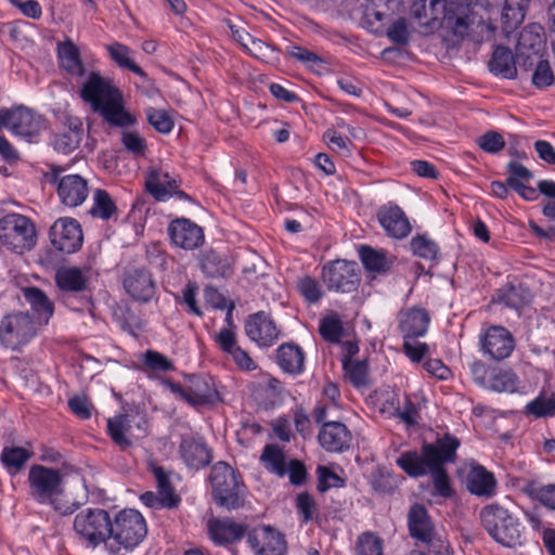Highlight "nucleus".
Segmentation results:
<instances>
[{"label": "nucleus", "instance_id": "obj_1", "mask_svg": "<svg viewBox=\"0 0 555 555\" xmlns=\"http://www.w3.org/2000/svg\"><path fill=\"white\" fill-rule=\"evenodd\" d=\"M411 15L430 31L444 26L454 36L464 38L472 26L487 25L486 17L473 0H412Z\"/></svg>", "mask_w": 555, "mask_h": 555}, {"label": "nucleus", "instance_id": "obj_2", "mask_svg": "<svg viewBox=\"0 0 555 555\" xmlns=\"http://www.w3.org/2000/svg\"><path fill=\"white\" fill-rule=\"evenodd\" d=\"M459 446L460 441L455 437L446 434L435 443L425 444L422 454L416 451H408L402 453L396 463L411 477L424 476L430 472L436 492L443 498H450L453 491L442 465L454 462Z\"/></svg>", "mask_w": 555, "mask_h": 555}, {"label": "nucleus", "instance_id": "obj_3", "mask_svg": "<svg viewBox=\"0 0 555 555\" xmlns=\"http://www.w3.org/2000/svg\"><path fill=\"white\" fill-rule=\"evenodd\" d=\"M27 488L29 500L49 506L62 516L72 515L79 508V503L66 494L64 475L57 468L41 464L31 465L27 476Z\"/></svg>", "mask_w": 555, "mask_h": 555}, {"label": "nucleus", "instance_id": "obj_4", "mask_svg": "<svg viewBox=\"0 0 555 555\" xmlns=\"http://www.w3.org/2000/svg\"><path fill=\"white\" fill-rule=\"evenodd\" d=\"M80 96L111 126L128 127L135 122L134 116L124 107L119 89L98 72H92L88 76L81 87Z\"/></svg>", "mask_w": 555, "mask_h": 555}, {"label": "nucleus", "instance_id": "obj_5", "mask_svg": "<svg viewBox=\"0 0 555 555\" xmlns=\"http://www.w3.org/2000/svg\"><path fill=\"white\" fill-rule=\"evenodd\" d=\"M147 527L143 516L135 509H122L114 518L106 540L111 555H124L134 550L146 537Z\"/></svg>", "mask_w": 555, "mask_h": 555}, {"label": "nucleus", "instance_id": "obj_6", "mask_svg": "<svg viewBox=\"0 0 555 555\" xmlns=\"http://www.w3.org/2000/svg\"><path fill=\"white\" fill-rule=\"evenodd\" d=\"M479 518L495 542L506 547L521 545L525 527L507 508L499 504L487 505L480 511Z\"/></svg>", "mask_w": 555, "mask_h": 555}, {"label": "nucleus", "instance_id": "obj_7", "mask_svg": "<svg viewBox=\"0 0 555 555\" xmlns=\"http://www.w3.org/2000/svg\"><path fill=\"white\" fill-rule=\"evenodd\" d=\"M210 482L217 504L228 509H236L243 505L245 487L229 464L224 462L215 464L210 474Z\"/></svg>", "mask_w": 555, "mask_h": 555}, {"label": "nucleus", "instance_id": "obj_8", "mask_svg": "<svg viewBox=\"0 0 555 555\" xmlns=\"http://www.w3.org/2000/svg\"><path fill=\"white\" fill-rule=\"evenodd\" d=\"M109 528V513L100 507H88L80 511L73 521V529L78 539L91 547L102 544L106 548Z\"/></svg>", "mask_w": 555, "mask_h": 555}, {"label": "nucleus", "instance_id": "obj_9", "mask_svg": "<svg viewBox=\"0 0 555 555\" xmlns=\"http://www.w3.org/2000/svg\"><path fill=\"white\" fill-rule=\"evenodd\" d=\"M0 243L8 249L23 254L36 244V229L27 217L8 214L0 219Z\"/></svg>", "mask_w": 555, "mask_h": 555}, {"label": "nucleus", "instance_id": "obj_10", "mask_svg": "<svg viewBox=\"0 0 555 555\" xmlns=\"http://www.w3.org/2000/svg\"><path fill=\"white\" fill-rule=\"evenodd\" d=\"M165 385L177 398L194 408L212 405L221 401L215 380L208 375L189 377L184 385L170 380Z\"/></svg>", "mask_w": 555, "mask_h": 555}, {"label": "nucleus", "instance_id": "obj_11", "mask_svg": "<svg viewBox=\"0 0 555 555\" xmlns=\"http://www.w3.org/2000/svg\"><path fill=\"white\" fill-rule=\"evenodd\" d=\"M44 178L56 186L61 203L67 207L80 206L89 195L88 180L77 173H66L63 167H52Z\"/></svg>", "mask_w": 555, "mask_h": 555}, {"label": "nucleus", "instance_id": "obj_12", "mask_svg": "<svg viewBox=\"0 0 555 555\" xmlns=\"http://www.w3.org/2000/svg\"><path fill=\"white\" fill-rule=\"evenodd\" d=\"M37 326L27 312L10 313L0 323V343L5 348L18 350L37 335Z\"/></svg>", "mask_w": 555, "mask_h": 555}, {"label": "nucleus", "instance_id": "obj_13", "mask_svg": "<svg viewBox=\"0 0 555 555\" xmlns=\"http://www.w3.org/2000/svg\"><path fill=\"white\" fill-rule=\"evenodd\" d=\"M107 433L114 443L125 450L146 434L145 416L134 410L115 415L107 420Z\"/></svg>", "mask_w": 555, "mask_h": 555}, {"label": "nucleus", "instance_id": "obj_14", "mask_svg": "<svg viewBox=\"0 0 555 555\" xmlns=\"http://www.w3.org/2000/svg\"><path fill=\"white\" fill-rule=\"evenodd\" d=\"M0 128H10L15 135L30 141L46 129V121L41 115L24 106L13 109L1 108Z\"/></svg>", "mask_w": 555, "mask_h": 555}, {"label": "nucleus", "instance_id": "obj_15", "mask_svg": "<svg viewBox=\"0 0 555 555\" xmlns=\"http://www.w3.org/2000/svg\"><path fill=\"white\" fill-rule=\"evenodd\" d=\"M322 280L328 291L351 293L360 283L358 264L344 259L330 261L322 269Z\"/></svg>", "mask_w": 555, "mask_h": 555}, {"label": "nucleus", "instance_id": "obj_16", "mask_svg": "<svg viewBox=\"0 0 555 555\" xmlns=\"http://www.w3.org/2000/svg\"><path fill=\"white\" fill-rule=\"evenodd\" d=\"M180 184L178 176L163 168H152L145 179L146 190L159 202H165L173 195L180 199H189V195L179 189Z\"/></svg>", "mask_w": 555, "mask_h": 555}, {"label": "nucleus", "instance_id": "obj_17", "mask_svg": "<svg viewBox=\"0 0 555 555\" xmlns=\"http://www.w3.org/2000/svg\"><path fill=\"white\" fill-rule=\"evenodd\" d=\"M479 343L483 354L495 361L508 358L515 348L513 335L500 325L486 328L480 334Z\"/></svg>", "mask_w": 555, "mask_h": 555}, {"label": "nucleus", "instance_id": "obj_18", "mask_svg": "<svg viewBox=\"0 0 555 555\" xmlns=\"http://www.w3.org/2000/svg\"><path fill=\"white\" fill-rule=\"evenodd\" d=\"M50 240L57 250L75 253L83 241L80 224L73 218H60L50 229Z\"/></svg>", "mask_w": 555, "mask_h": 555}, {"label": "nucleus", "instance_id": "obj_19", "mask_svg": "<svg viewBox=\"0 0 555 555\" xmlns=\"http://www.w3.org/2000/svg\"><path fill=\"white\" fill-rule=\"evenodd\" d=\"M247 542L256 555H285L284 535L271 526H261L247 533Z\"/></svg>", "mask_w": 555, "mask_h": 555}, {"label": "nucleus", "instance_id": "obj_20", "mask_svg": "<svg viewBox=\"0 0 555 555\" xmlns=\"http://www.w3.org/2000/svg\"><path fill=\"white\" fill-rule=\"evenodd\" d=\"M168 234L171 243L185 250H193L204 244L203 229L190 219L179 218L169 223Z\"/></svg>", "mask_w": 555, "mask_h": 555}, {"label": "nucleus", "instance_id": "obj_21", "mask_svg": "<svg viewBox=\"0 0 555 555\" xmlns=\"http://www.w3.org/2000/svg\"><path fill=\"white\" fill-rule=\"evenodd\" d=\"M376 217L387 235L393 238H404L412 231L409 218L395 203L382 205L377 210Z\"/></svg>", "mask_w": 555, "mask_h": 555}, {"label": "nucleus", "instance_id": "obj_22", "mask_svg": "<svg viewBox=\"0 0 555 555\" xmlns=\"http://www.w3.org/2000/svg\"><path fill=\"white\" fill-rule=\"evenodd\" d=\"M246 335L258 345L270 346L279 337V331L273 320L266 312L250 315L245 323Z\"/></svg>", "mask_w": 555, "mask_h": 555}, {"label": "nucleus", "instance_id": "obj_23", "mask_svg": "<svg viewBox=\"0 0 555 555\" xmlns=\"http://www.w3.org/2000/svg\"><path fill=\"white\" fill-rule=\"evenodd\" d=\"M154 477L157 482L158 495L153 492H146L141 495L142 502L150 507H167L173 508L179 503L178 495L173 492V489L169 482L168 476L162 467H154Z\"/></svg>", "mask_w": 555, "mask_h": 555}, {"label": "nucleus", "instance_id": "obj_24", "mask_svg": "<svg viewBox=\"0 0 555 555\" xmlns=\"http://www.w3.org/2000/svg\"><path fill=\"white\" fill-rule=\"evenodd\" d=\"M410 535L422 543L430 545L435 542L436 531L427 509L421 504L411 506L408 514Z\"/></svg>", "mask_w": 555, "mask_h": 555}, {"label": "nucleus", "instance_id": "obj_25", "mask_svg": "<svg viewBox=\"0 0 555 555\" xmlns=\"http://www.w3.org/2000/svg\"><path fill=\"white\" fill-rule=\"evenodd\" d=\"M179 452L184 464L194 469L208 465L212 459L210 449L198 437H183Z\"/></svg>", "mask_w": 555, "mask_h": 555}, {"label": "nucleus", "instance_id": "obj_26", "mask_svg": "<svg viewBox=\"0 0 555 555\" xmlns=\"http://www.w3.org/2000/svg\"><path fill=\"white\" fill-rule=\"evenodd\" d=\"M430 318L423 308H410L399 313V330L404 339L423 337L429 325Z\"/></svg>", "mask_w": 555, "mask_h": 555}, {"label": "nucleus", "instance_id": "obj_27", "mask_svg": "<svg viewBox=\"0 0 555 555\" xmlns=\"http://www.w3.org/2000/svg\"><path fill=\"white\" fill-rule=\"evenodd\" d=\"M320 444L328 452H343L349 448L351 434L340 422L324 423L319 433Z\"/></svg>", "mask_w": 555, "mask_h": 555}, {"label": "nucleus", "instance_id": "obj_28", "mask_svg": "<svg viewBox=\"0 0 555 555\" xmlns=\"http://www.w3.org/2000/svg\"><path fill=\"white\" fill-rule=\"evenodd\" d=\"M210 539L218 545H228L240 541L247 531L246 526L230 519H210L208 521Z\"/></svg>", "mask_w": 555, "mask_h": 555}, {"label": "nucleus", "instance_id": "obj_29", "mask_svg": "<svg viewBox=\"0 0 555 555\" xmlns=\"http://www.w3.org/2000/svg\"><path fill=\"white\" fill-rule=\"evenodd\" d=\"M25 301L34 312L39 326L47 325L54 313V304L47 294L38 287L28 286L22 288Z\"/></svg>", "mask_w": 555, "mask_h": 555}, {"label": "nucleus", "instance_id": "obj_30", "mask_svg": "<svg viewBox=\"0 0 555 555\" xmlns=\"http://www.w3.org/2000/svg\"><path fill=\"white\" fill-rule=\"evenodd\" d=\"M220 349L230 354L235 364L243 371H253L257 367L249 354L236 344V337L232 330L222 328L217 335Z\"/></svg>", "mask_w": 555, "mask_h": 555}, {"label": "nucleus", "instance_id": "obj_31", "mask_svg": "<svg viewBox=\"0 0 555 555\" xmlns=\"http://www.w3.org/2000/svg\"><path fill=\"white\" fill-rule=\"evenodd\" d=\"M127 293L138 301L147 302L155 293L154 282L149 271L139 269L130 272L125 281Z\"/></svg>", "mask_w": 555, "mask_h": 555}, {"label": "nucleus", "instance_id": "obj_32", "mask_svg": "<svg viewBox=\"0 0 555 555\" xmlns=\"http://www.w3.org/2000/svg\"><path fill=\"white\" fill-rule=\"evenodd\" d=\"M83 134L82 121L77 117H68L64 129L54 139V149L60 153L69 154L78 149Z\"/></svg>", "mask_w": 555, "mask_h": 555}, {"label": "nucleus", "instance_id": "obj_33", "mask_svg": "<svg viewBox=\"0 0 555 555\" xmlns=\"http://www.w3.org/2000/svg\"><path fill=\"white\" fill-rule=\"evenodd\" d=\"M279 366L288 374L298 375L304 372L305 353L302 349L293 343L281 345L276 350Z\"/></svg>", "mask_w": 555, "mask_h": 555}, {"label": "nucleus", "instance_id": "obj_34", "mask_svg": "<svg viewBox=\"0 0 555 555\" xmlns=\"http://www.w3.org/2000/svg\"><path fill=\"white\" fill-rule=\"evenodd\" d=\"M88 273L77 267H62L55 273V283L63 292L80 293L88 286Z\"/></svg>", "mask_w": 555, "mask_h": 555}, {"label": "nucleus", "instance_id": "obj_35", "mask_svg": "<svg viewBox=\"0 0 555 555\" xmlns=\"http://www.w3.org/2000/svg\"><path fill=\"white\" fill-rule=\"evenodd\" d=\"M467 489L478 496L490 498L494 495L496 481L492 473L482 466H474L467 475Z\"/></svg>", "mask_w": 555, "mask_h": 555}, {"label": "nucleus", "instance_id": "obj_36", "mask_svg": "<svg viewBox=\"0 0 555 555\" xmlns=\"http://www.w3.org/2000/svg\"><path fill=\"white\" fill-rule=\"evenodd\" d=\"M57 55L60 64L72 76L81 77L86 69L80 57L78 47L72 41L66 40L57 44Z\"/></svg>", "mask_w": 555, "mask_h": 555}, {"label": "nucleus", "instance_id": "obj_37", "mask_svg": "<svg viewBox=\"0 0 555 555\" xmlns=\"http://www.w3.org/2000/svg\"><path fill=\"white\" fill-rule=\"evenodd\" d=\"M489 68L495 76L514 79L517 76L516 61L512 51L505 47H496L489 62Z\"/></svg>", "mask_w": 555, "mask_h": 555}, {"label": "nucleus", "instance_id": "obj_38", "mask_svg": "<svg viewBox=\"0 0 555 555\" xmlns=\"http://www.w3.org/2000/svg\"><path fill=\"white\" fill-rule=\"evenodd\" d=\"M518 378L509 370H491L488 374L487 388L496 392H515Z\"/></svg>", "mask_w": 555, "mask_h": 555}, {"label": "nucleus", "instance_id": "obj_39", "mask_svg": "<svg viewBox=\"0 0 555 555\" xmlns=\"http://www.w3.org/2000/svg\"><path fill=\"white\" fill-rule=\"evenodd\" d=\"M201 268L209 278L225 276L230 273L229 261L215 250L204 253L201 259Z\"/></svg>", "mask_w": 555, "mask_h": 555}, {"label": "nucleus", "instance_id": "obj_40", "mask_svg": "<svg viewBox=\"0 0 555 555\" xmlns=\"http://www.w3.org/2000/svg\"><path fill=\"white\" fill-rule=\"evenodd\" d=\"M522 413L526 416H533L535 418L552 417L555 415V395L546 397L541 392L537 398L529 401Z\"/></svg>", "mask_w": 555, "mask_h": 555}, {"label": "nucleus", "instance_id": "obj_41", "mask_svg": "<svg viewBox=\"0 0 555 555\" xmlns=\"http://www.w3.org/2000/svg\"><path fill=\"white\" fill-rule=\"evenodd\" d=\"M31 457V452L22 447H4L0 460L12 474L20 472Z\"/></svg>", "mask_w": 555, "mask_h": 555}, {"label": "nucleus", "instance_id": "obj_42", "mask_svg": "<svg viewBox=\"0 0 555 555\" xmlns=\"http://www.w3.org/2000/svg\"><path fill=\"white\" fill-rule=\"evenodd\" d=\"M260 461L264 467L278 476H284L286 473L285 455L282 449L275 444L264 447Z\"/></svg>", "mask_w": 555, "mask_h": 555}, {"label": "nucleus", "instance_id": "obj_43", "mask_svg": "<svg viewBox=\"0 0 555 555\" xmlns=\"http://www.w3.org/2000/svg\"><path fill=\"white\" fill-rule=\"evenodd\" d=\"M357 555H384V541L375 532L365 531L358 535Z\"/></svg>", "mask_w": 555, "mask_h": 555}, {"label": "nucleus", "instance_id": "obj_44", "mask_svg": "<svg viewBox=\"0 0 555 555\" xmlns=\"http://www.w3.org/2000/svg\"><path fill=\"white\" fill-rule=\"evenodd\" d=\"M116 212V206L109 194L104 190H96L93 194V205L90 214L103 220L109 219Z\"/></svg>", "mask_w": 555, "mask_h": 555}, {"label": "nucleus", "instance_id": "obj_45", "mask_svg": "<svg viewBox=\"0 0 555 555\" xmlns=\"http://www.w3.org/2000/svg\"><path fill=\"white\" fill-rule=\"evenodd\" d=\"M108 52L111 57L121 67H126L132 73L143 77L145 76L144 70L138 66L130 57L131 51L128 47L115 42L108 46Z\"/></svg>", "mask_w": 555, "mask_h": 555}, {"label": "nucleus", "instance_id": "obj_46", "mask_svg": "<svg viewBox=\"0 0 555 555\" xmlns=\"http://www.w3.org/2000/svg\"><path fill=\"white\" fill-rule=\"evenodd\" d=\"M321 336L331 343L339 341L343 333V325L339 315L335 312L324 317L319 326Z\"/></svg>", "mask_w": 555, "mask_h": 555}, {"label": "nucleus", "instance_id": "obj_47", "mask_svg": "<svg viewBox=\"0 0 555 555\" xmlns=\"http://www.w3.org/2000/svg\"><path fill=\"white\" fill-rule=\"evenodd\" d=\"M360 257L363 266L369 271L384 272L387 269L385 254L382 251L375 250L369 246H362Z\"/></svg>", "mask_w": 555, "mask_h": 555}, {"label": "nucleus", "instance_id": "obj_48", "mask_svg": "<svg viewBox=\"0 0 555 555\" xmlns=\"http://www.w3.org/2000/svg\"><path fill=\"white\" fill-rule=\"evenodd\" d=\"M146 117L156 131L165 134L171 132L175 122L167 111L150 107L146 109Z\"/></svg>", "mask_w": 555, "mask_h": 555}, {"label": "nucleus", "instance_id": "obj_49", "mask_svg": "<svg viewBox=\"0 0 555 555\" xmlns=\"http://www.w3.org/2000/svg\"><path fill=\"white\" fill-rule=\"evenodd\" d=\"M413 253L424 259H435L438 254L437 244L426 235H417L411 241Z\"/></svg>", "mask_w": 555, "mask_h": 555}, {"label": "nucleus", "instance_id": "obj_50", "mask_svg": "<svg viewBox=\"0 0 555 555\" xmlns=\"http://www.w3.org/2000/svg\"><path fill=\"white\" fill-rule=\"evenodd\" d=\"M121 143L125 149L134 156H143L146 151L145 140L134 131H124Z\"/></svg>", "mask_w": 555, "mask_h": 555}, {"label": "nucleus", "instance_id": "obj_51", "mask_svg": "<svg viewBox=\"0 0 555 555\" xmlns=\"http://www.w3.org/2000/svg\"><path fill=\"white\" fill-rule=\"evenodd\" d=\"M143 362L152 371L168 372L173 370L172 362L164 354L154 350H147L144 353Z\"/></svg>", "mask_w": 555, "mask_h": 555}, {"label": "nucleus", "instance_id": "obj_52", "mask_svg": "<svg viewBox=\"0 0 555 555\" xmlns=\"http://www.w3.org/2000/svg\"><path fill=\"white\" fill-rule=\"evenodd\" d=\"M344 369L350 382L356 386H362L366 383L367 365L360 361H347Z\"/></svg>", "mask_w": 555, "mask_h": 555}, {"label": "nucleus", "instance_id": "obj_53", "mask_svg": "<svg viewBox=\"0 0 555 555\" xmlns=\"http://www.w3.org/2000/svg\"><path fill=\"white\" fill-rule=\"evenodd\" d=\"M477 143L481 150L491 154L500 152L505 146L503 137L495 131L486 132L478 138Z\"/></svg>", "mask_w": 555, "mask_h": 555}, {"label": "nucleus", "instance_id": "obj_54", "mask_svg": "<svg viewBox=\"0 0 555 555\" xmlns=\"http://www.w3.org/2000/svg\"><path fill=\"white\" fill-rule=\"evenodd\" d=\"M508 173L509 176L507 178V185L512 189L524 184L532 178V173L525 166L517 162H511L508 164Z\"/></svg>", "mask_w": 555, "mask_h": 555}, {"label": "nucleus", "instance_id": "obj_55", "mask_svg": "<svg viewBox=\"0 0 555 555\" xmlns=\"http://www.w3.org/2000/svg\"><path fill=\"white\" fill-rule=\"evenodd\" d=\"M388 38L397 44H406L410 40L409 25L405 18H398L387 30Z\"/></svg>", "mask_w": 555, "mask_h": 555}, {"label": "nucleus", "instance_id": "obj_56", "mask_svg": "<svg viewBox=\"0 0 555 555\" xmlns=\"http://www.w3.org/2000/svg\"><path fill=\"white\" fill-rule=\"evenodd\" d=\"M554 74L547 61H540L532 75V82L538 88H545L553 83Z\"/></svg>", "mask_w": 555, "mask_h": 555}, {"label": "nucleus", "instance_id": "obj_57", "mask_svg": "<svg viewBox=\"0 0 555 555\" xmlns=\"http://www.w3.org/2000/svg\"><path fill=\"white\" fill-rule=\"evenodd\" d=\"M299 291L305 299L312 304L318 302L323 296V292L319 283L309 276L299 282Z\"/></svg>", "mask_w": 555, "mask_h": 555}, {"label": "nucleus", "instance_id": "obj_58", "mask_svg": "<svg viewBox=\"0 0 555 555\" xmlns=\"http://www.w3.org/2000/svg\"><path fill=\"white\" fill-rule=\"evenodd\" d=\"M318 474V489L321 492H325L332 487L341 486L343 480L325 466H319L317 468Z\"/></svg>", "mask_w": 555, "mask_h": 555}, {"label": "nucleus", "instance_id": "obj_59", "mask_svg": "<svg viewBox=\"0 0 555 555\" xmlns=\"http://www.w3.org/2000/svg\"><path fill=\"white\" fill-rule=\"evenodd\" d=\"M296 506L299 513L302 515L305 522H308L312 519L315 513V502L311 495L306 492L298 494Z\"/></svg>", "mask_w": 555, "mask_h": 555}, {"label": "nucleus", "instance_id": "obj_60", "mask_svg": "<svg viewBox=\"0 0 555 555\" xmlns=\"http://www.w3.org/2000/svg\"><path fill=\"white\" fill-rule=\"evenodd\" d=\"M403 350L411 361L420 362L428 353V346L425 343L404 339Z\"/></svg>", "mask_w": 555, "mask_h": 555}, {"label": "nucleus", "instance_id": "obj_61", "mask_svg": "<svg viewBox=\"0 0 555 555\" xmlns=\"http://www.w3.org/2000/svg\"><path fill=\"white\" fill-rule=\"evenodd\" d=\"M541 43H542V38H541L540 34H538V33L533 34V31L530 29H524L520 33V37H519V53L517 54V61L519 62V60L525 54L522 52V49H526L528 47L533 50L535 47H540Z\"/></svg>", "mask_w": 555, "mask_h": 555}, {"label": "nucleus", "instance_id": "obj_62", "mask_svg": "<svg viewBox=\"0 0 555 555\" xmlns=\"http://www.w3.org/2000/svg\"><path fill=\"white\" fill-rule=\"evenodd\" d=\"M324 140L328 147L334 152H338L344 155L349 152L348 141L335 130L328 129L324 133Z\"/></svg>", "mask_w": 555, "mask_h": 555}, {"label": "nucleus", "instance_id": "obj_63", "mask_svg": "<svg viewBox=\"0 0 555 555\" xmlns=\"http://www.w3.org/2000/svg\"><path fill=\"white\" fill-rule=\"evenodd\" d=\"M72 412L82 420L91 417L90 403L85 397H74L68 401Z\"/></svg>", "mask_w": 555, "mask_h": 555}, {"label": "nucleus", "instance_id": "obj_64", "mask_svg": "<svg viewBox=\"0 0 555 555\" xmlns=\"http://www.w3.org/2000/svg\"><path fill=\"white\" fill-rule=\"evenodd\" d=\"M535 496L544 506L555 511V485H547L539 488Z\"/></svg>", "mask_w": 555, "mask_h": 555}]
</instances>
